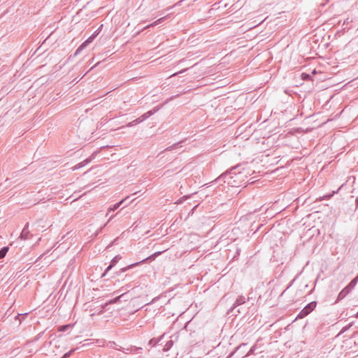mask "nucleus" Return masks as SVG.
Masks as SVG:
<instances>
[{
  "label": "nucleus",
  "mask_w": 358,
  "mask_h": 358,
  "mask_svg": "<svg viewBox=\"0 0 358 358\" xmlns=\"http://www.w3.org/2000/svg\"><path fill=\"white\" fill-rule=\"evenodd\" d=\"M358 282V275L352 280L350 283L344 287L338 294L337 301L343 299L355 288Z\"/></svg>",
  "instance_id": "obj_1"
},
{
  "label": "nucleus",
  "mask_w": 358,
  "mask_h": 358,
  "mask_svg": "<svg viewBox=\"0 0 358 358\" xmlns=\"http://www.w3.org/2000/svg\"><path fill=\"white\" fill-rule=\"evenodd\" d=\"M162 106H156L154 108H152V110L148 111L147 113H144L143 115H142L141 117L136 118V120L130 122L127 126L128 127H133V126H135L142 122H143L144 120H145L146 119H148V117H150L151 115H154L156 112H157L160 108H161Z\"/></svg>",
  "instance_id": "obj_2"
},
{
  "label": "nucleus",
  "mask_w": 358,
  "mask_h": 358,
  "mask_svg": "<svg viewBox=\"0 0 358 358\" xmlns=\"http://www.w3.org/2000/svg\"><path fill=\"white\" fill-rule=\"evenodd\" d=\"M162 253V252H155L154 254H152V255H150V257L140 261V262H136V263H134V264H131L127 266H125L122 268H121L117 273V275L118 276H120L123 273L126 272L127 270L137 266V265H139L141 263H143L145 262L146 260L149 259H151L152 257H157L159 256V255H161Z\"/></svg>",
  "instance_id": "obj_3"
},
{
  "label": "nucleus",
  "mask_w": 358,
  "mask_h": 358,
  "mask_svg": "<svg viewBox=\"0 0 358 358\" xmlns=\"http://www.w3.org/2000/svg\"><path fill=\"white\" fill-rule=\"evenodd\" d=\"M316 302L312 301L307 304L298 314L297 318H303L310 314L316 307Z\"/></svg>",
  "instance_id": "obj_4"
},
{
  "label": "nucleus",
  "mask_w": 358,
  "mask_h": 358,
  "mask_svg": "<svg viewBox=\"0 0 358 358\" xmlns=\"http://www.w3.org/2000/svg\"><path fill=\"white\" fill-rule=\"evenodd\" d=\"M241 165H236L234 167H232L229 171H226L225 173H222L220 177H218L216 180H220L223 178H225L229 174H234L236 178H239V175L241 174Z\"/></svg>",
  "instance_id": "obj_5"
},
{
  "label": "nucleus",
  "mask_w": 358,
  "mask_h": 358,
  "mask_svg": "<svg viewBox=\"0 0 358 358\" xmlns=\"http://www.w3.org/2000/svg\"><path fill=\"white\" fill-rule=\"evenodd\" d=\"M97 35V31H96L93 34H92L87 40H85L76 50L74 53V56L79 55L83 50H84L90 43L93 41L95 37Z\"/></svg>",
  "instance_id": "obj_6"
},
{
  "label": "nucleus",
  "mask_w": 358,
  "mask_h": 358,
  "mask_svg": "<svg viewBox=\"0 0 358 358\" xmlns=\"http://www.w3.org/2000/svg\"><path fill=\"white\" fill-rule=\"evenodd\" d=\"M97 152H98L97 151L94 152L92 154V155H91L89 158H87V159H86L83 160V162H81L80 163H78V164H76V166H74L72 168L73 171H75V170L79 169H80V168H82V167L85 166V165H87V164H89V163H90V162H91V161H92V160L95 157V156L96 155Z\"/></svg>",
  "instance_id": "obj_7"
},
{
  "label": "nucleus",
  "mask_w": 358,
  "mask_h": 358,
  "mask_svg": "<svg viewBox=\"0 0 358 358\" xmlns=\"http://www.w3.org/2000/svg\"><path fill=\"white\" fill-rule=\"evenodd\" d=\"M31 236L32 235L29 230V223H27L20 234V238L25 241L29 239Z\"/></svg>",
  "instance_id": "obj_8"
},
{
  "label": "nucleus",
  "mask_w": 358,
  "mask_h": 358,
  "mask_svg": "<svg viewBox=\"0 0 358 358\" xmlns=\"http://www.w3.org/2000/svg\"><path fill=\"white\" fill-rule=\"evenodd\" d=\"M120 255H116L110 262V265L106 268V271L103 273L102 276H105L106 274L118 262V261L121 259Z\"/></svg>",
  "instance_id": "obj_9"
},
{
  "label": "nucleus",
  "mask_w": 358,
  "mask_h": 358,
  "mask_svg": "<svg viewBox=\"0 0 358 358\" xmlns=\"http://www.w3.org/2000/svg\"><path fill=\"white\" fill-rule=\"evenodd\" d=\"M129 198V196H127L125 199L121 200L120 201L116 203L115 204H114L112 207H110L108 209V212L106 213V215H108L111 211H114L116 209H117L120 205L122 203H123V202L127 199Z\"/></svg>",
  "instance_id": "obj_10"
},
{
  "label": "nucleus",
  "mask_w": 358,
  "mask_h": 358,
  "mask_svg": "<svg viewBox=\"0 0 358 358\" xmlns=\"http://www.w3.org/2000/svg\"><path fill=\"white\" fill-rule=\"evenodd\" d=\"M245 303V298L243 296H239L233 305V308Z\"/></svg>",
  "instance_id": "obj_11"
},
{
  "label": "nucleus",
  "mask_w": 358,
  "mask_h": 358,
  "mask_svg": "<svg viewBox=\"0 0 358 358\" xmlns=\"http://www.w3.org/2000/svg\"><path fill=\"white\" fill-rule=\"evenodd\" d=\"M164 19H165V17H161V18L158 19L157 20L155 21L153 23H151L149 25H148L145 28L155 27V26L162 23L164 20Z\"/></svg>",
  "instance_id": "obj_12"
},
{
  "label": "nucleus",
  "mask_w": 358,
  "mask_h": 358,
  "mask_svg": "<svg viewBox=\"0 0 358 358\" xmlns=\"http://www.w3.org/2000/svg\"><path fill=\"white\" fill-rule=\"evenodd\" d=\"M173 345V341L171 340L169 341L164 345L163 350L165 352L169 350L172 348Z\"/></svg>",
  "instance_id": "obj_13"
},
{
  "label": "nucleus",
  "mask_w": 358,
  "mask_h": 358,
  "mask_svg": "<svg viewBox=\"0 0 358 358\" xmlns=\"http://www.w3.org/2000/svg\"><path fill=\"white\" fill-rule=\"evenodd\" d=\"M8 251V247H3L0 250V259L3 258Z\"/></svg>",
  "instance_id": "obj_14"
},
{
  "label": "nucleus",
  "mask_w": 358,
  "mask_h": 358,
  "mask_svg": "<svg viewBox=\"0 0 358 358\" xmlns=\"http://www.w3.org/2000/svg\"><path fill=\"white\" fill-rule=\"evenodd\" d=\"M27 313H23V314H17L15 317V320H19L20 321V323H21L22 322V320L24 319V317L27 315Z\"/></svg>",
  "instance_id": "obj_15"
},
{
  "label": "nucleus",
  "mask_w": 358,
  "mask_h": 358,
  "mask_svg": "<svg viewBox=\"0 0 358 358\" xmlns=\"http://www.w3.org/2000/svg\"><path fill=\"white\" fill-rule=\"evenodd\" d=\"M118 350H121L127 354L131 353L133 350V348H123L120 347V348H116Z\"/></svg>",
  "instance_id": "obj_16"
},
{
  "label": "nucleus",
  "mask_w": 358,
  "mask_h": 358,
  "mask_svg": "<svg viewBox=\"0 0 358 358\" xmlns=\"http://www.w3.org/2000/svg\"><path fill=\"white\" fill-rule=\"evenodd\" d=\"M353 22V19L352 17H347L343 23V26H348L350 23L352 22ZM348 28L347 27H345L344 29H346Z\"/></svg>",
  "instance_id": "obj_17"
},
{
  "label": "nucleus",
  "mask_w": 358,
  "mask_h": 358,
  "mask_svg": "<svg viewBox=\"0 0 358 358\" xmlns=\"http://www.w3.org/2000/svg\"><path fill=\"white\" fill-rule=\"evenodd\" d=\"M71 324H66L59 327V331H65L71 327Z\"/></svg>",
  "instance_id": "obj_18"
},
{
  "label": "nucleus",
  "mask_w": 358,
  "mask_h": 358,
  "mask_svg": "<svg viewBox=\"0 0 358 358\" xmlns=\"http://www.w3.org/2000/svg\"><path fill=\"white\" fill-rule=\"evenodd\" d=\"M75 351V349H73V350H71L70 351H69L68 352L65 353L62 357V358H69L71 355Z\"/></svg>",
  "instance_id": "obj_19"
},
{
  "label": "nucleus",
  "mask_w": 358,
  "mask_h": 358,
  "mask_svg": "<svg viewBox=\"0 0 358 358\" xmlns=\"http://www.w3.org/2000/svg\"><path fill=\"white\" fill-rule=\"evenodd\" d=\"M354 322H350L349 324H348L347 326L344 327L343 328V330H342V332H345L347 330H348L352 325H353Z\"/></svg>",
  "instance_id": "obj_20"
},
{
  "label": "nucleus",
  "mask_w": 358,
  "mask_h": 358,
  "mask_svg": "<svg viewBox=\"0 0 358 358\" xmlns=\"http://www.w3.org/2000/svg\"><path fill=\"white\" fill-rule=\"evenodd\" d=\"M188 69H182L178 72H176V73H174L173 74H172L170 77H173V76H176L178 74H180V73H182L184 72H185Z\"/></svg>",
  "instance_id": "obj_21"
},
{
  "label": "nucleus",
  "mask_w": 358,
  "mask_h": 358,
  "mask_svg": "<svg viewBox=\"0 0 358 358\" xmlns=\"http://www.w3.org/2000/svg\"><path fill=\"white\" fill-rule=\"evenodd\" d=\"M158 341L155 338H152L149 341V344L152 345H155L157 343Z\"/></svg>",
  "instance_id": "obj_22"
},
{
  "label": "nucleus",
  "mask_w": 358,
  "mask_h": 358,
  "mask_svg": "<svg viewBox=\"0 0 358 358\" xmlns=\"http://www.w3.org/2000/svg\"><path fill=\"white\" fill-rule=\"evenodd\" d=\"M178 143L173 144L171 146L168 147L166 148V150H172L173 149L176 148L178 146Z\"/></svg>",
  "instance_id": "obj_23"
},
{
  "label": "nucleus",
  "mask_w": 358,
  "mask_h": 358,
  "mask_svg": "<svg viewBox=\"0 0 358 358\" xmlns=\"http://www.w3.org/2000/svg\"><path fill=\"white\" fill-rule=\"evenodd\" d=\"M255 350V346H252L246 355L248 356V355L252 354L254 352Z\"/></svg>",
  "instance_id": "obj_24"
},
{
  "label": "nucleus",
  "mask_w": 358,
  "mask_h": 358,
  "mask_svg": "<svg viewBox=\"0 0 358 358\" xmlns=\"http://www.w3.org/2000/svg\"><path fill=\"white\" fill-rule=\"evenodd\" d=\"M178 96H179V95H178H178H176V96H171V97H170L169 99H167V101H166V103H168L169 101H171L173 98H176V97H178Z\"/></svg>",
  "instance_id": "obj_25"
},
{
  "label": "nucleus",
  "mask_w": 358,
  "mask_h": 358,
  "mask_svg": "<svg viewBox=\"0 0 358 358\" xmlns=\"http://www.w3.org/2000/svg\"><path fill=\"white\" fill-rule=\"evenodd\" d=\"M245 344L243 343L242 345H239L237 348H236V350H238L239 348H241L242 346H245Z\"/></svg>",
  "instance_id": "obj_26"
},
{
  "label": "nucleus",
  "mask_w": 358,
  "mask_h": 358,
  "mask_svg": "<svg viewBox=\"0 0 358 358\" xmlns=\"http://www.w3.org/2000/svg\"><path fill=\"white\" fill-rule=\"evenodd\" d=\"M356 206L358 208V197L356 199Z\"/></svg>",
  "instance_id": "obj_27"
},
{
  "label": "nucleus",
  "mask_w": 358,
  "mask_h": 358,
  "mask_svg": "<svg viewBox=\"0 0 358 358\" xmlns=\"http://www.w3.org/2000/svg\"><path fill=\"white\" fill-rule=\"evenodd\" d=\"M234 353H235V352H233L232 353H231V354H230V355L228 357V358H229V357H231Z\"/></svg>",
  "instance_id": "obj_28"
},
{
  "label": "nucleus",
  "mask_w": 358,
  "mask_h": 358,
  "mask_svg": "<svg viewBox=\"0 0 358 358\" xmlns=\"http://www.w3.org/2000/svg\"><path fill=\"white\" fill-rule=\"evenodd\" d=\"M228 184L233 185V182H231V181H228Z\"/></svg>",
  "instance_id": "obj_29"
},
{
  "label": "nucleus",
  "mask_w": 358,
  "mask_h": 358,
  "mask_svg": "<svg viewBox=\"0 0 358 358\" xmlns=\"http://www.w3.org/2000/svg\"><path fill=\"white\" fill-rule=\"evenodd\" d=\"M263 22H264V20H262V21H261V22H259V23H258L257 24H262Z\"/></svg>",
  "instance_id": "obj_30"
},
{
  "label": "nucleus",
  "mask_w": 358,
  "mask_h": 358,
  "mask_svg": "<svg viewBox=\"0 0 358 358\" xmlns=\"http://www.w3.org/2000/svg\"><path fill=\"white\" fill-rule=\"evenodd\" d=\"M257 24L252 26L251 28L256 27Z\"/></svg>",
  "instance_id": "obj_31"
},
{
  "label": "nucleus",
  "mask_w": 358,
  "mask_h": 358,
  "mask_svg": "<svg viewBox=\"0 0 358 358\" xmlns=\"http://www.w3.org/2000/svg\"><path fill=\"white\" fill-rule=\"evenodd\" d=\"M357 317H358V313H357Z\"/></svg>",
  "instance_id": "obj_32"
}]
</instances>
